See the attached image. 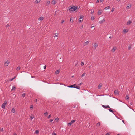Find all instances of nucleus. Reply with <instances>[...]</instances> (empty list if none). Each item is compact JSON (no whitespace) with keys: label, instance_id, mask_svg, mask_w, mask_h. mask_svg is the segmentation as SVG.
<instances>
[{"label":"nucleus","instance_id":"f257e3e1","mask_svg":"<svg viewBox=\"0 0 135 135\" xmlns=\"http://www.w3.org/2000/svg\"><path fill=\"white\" fill-rule=\"evenodd\" d=\"M68 87L69 88H74L77 89H78L80 90V87L77 86L76 84H74V85H70V86H68Z\"/></svg>","mask_w":135,"mask_h":135},{"label":"nucleus","instance_id":"f03ea898","mask_svg":"<svg viewBox=\"0 0 135 135\" xmlns=\"http://www.w3.org/2000/svg\"><path fill=\"white\" fill-rule=\"evenodd\" d=\"M77 9V7L75 6H73L70 8L69 10L71 12L74 11Z\"/></svg>","mask_w":135,"mask_h":135},{"label":"nucleus","instance_id":"7ed1b4c3","mask_svg":"<svg viewBox=\"0 0 135 135\" xmlns=\"http://www.w3.org/2000/svg\"><path fill=\"white\" fill-rule=\"evenodd\" d=\"M98 46V44L96 43H95L93 45V46L92 48L93 49L95 50L96 48Z\"/></svg>","mask_w":135,"mask_h":135},{"label":"nucleus","instance_id":"20e7f679","mask_svg":"<svg viewBox=\"0 0 135 135\" xmlns=\"http://www.w3.org/2000/svg\"><path fill=\"white\" fill-rule=\"evenodd\" d=\"M7 103V101H5L4 103L1 106L2 108L4 109L5 108V106L6 105Z\"/></svg>","mask_w":135,"mask_h":135},{"label":"nucleus","instance_id":"39448f33","mask_svg":"<svg viewBox=\"0 0 135 135\" xmlns=\"http://www.w3.org/2000/svg\"><path fill=\"white\" fill-rule=\"evenodd\" d=\"M9 63L10 62L9 61H8V60L7 61L5 62L4 64L5 66H7Z\"/></svg>","mask_w":135,"mask_h":135},{"label":"nucleus","instance_id":"423d86ee","mask_svg":"<svg viewBox=\"0 0 135 135\" xmlns=\"http://www.w3.org/2000/svg\"><path fill=\"white\" fill-rule=\"evenodd\" d=\"M114 94L115 95L118 96L119 94V93L117 90H115L114 91Z\"/></svg>","mask_w":135,"mask_h":135},{"label":"nucleus","instance_id":"0eeeda50","mask_svg":"<svg viewBox=\"0 0 135 135\" xmlns=\"http://www.w3.org/2000/svg\"><path fill=\"white\" fill-rule=\"evenodd\" d=\"M102 106L105 109H107V108H110V106L108 105H102Z\"/></svg>","mask_w":135,"mask_h":135},{"label":"nucleus","instance_id":"6e6552de","mask_svg":"<svg viewBox=\"0 0 135 135\" xmlns=\"http://www.w3.org/2000/svg\"><path fill=\"white\" fill-rule=\"evenodd\" d=\"M89 42V41H87L86 42H84L83 44V45L84 46H85L87 45H88Z\"/></svg>","mask_w":135,"mask_h":135},{"label":"nucleus","instance_id":"1a4fd4ad","mask_svg":"<svg viewBox=\"0 0 135 135\" xmlns=\"http://www.w3.org/2000/svg\"><path fill=\"white\" fill-rule=\"evenodd\" d=\"M131 7V5L130 4H128V6L126 7V9L127 10H128Z\"/></svg>","mask_w":135,"mask_h":135},{"label":"nucleus","instance_id":"9d476101","mask_svg":"<svg viewBox=\"0 0 135 135\" xmlns=\"http://www.w3.org/2000/svg\"><path fill=\"white\" fill-rule=\"evenodd\" d=\"M75 120H73L69 123H68V124H69L70 126L71 125H72L73 123L75 122Z\"/></svg>","mask_w":135,"mask_h":135},{"label":"nucleus","instance_id":"9b49d317","mask_svg":"<svg viewBox=\"0 0 135 135\" xmlns=\"http://www.w3.org/2000/svg\"><path fill=\"white\" fill-rule=\"evenodd\" d=\"M117 49L116 47H114L111 50V51L112 52H114Z\"/></svg>","mask_w":135,"mask_h":135},{"label":"nucleus","instance_id":"f8f14e48","mask_svg":"<svg viewBox=\"0 0 135 135\" xmlns=\"http://www.w3.org/2000/svg\"><path fill=\"white\" fill-rule=\"evenodd\" d=\"M51 3H52V4L53 5H54L57 2H56V0H53L52 1Z\"/></svg>","mask_w":135,"mask_h":135},{"label":"nucleus","instance_id":"ddd939ff","mask_svg":"<svg viewBox=\"0 0 135 135\" xmlns=\"http://www.w3.org/2000/svg\"><path fill=\"white\" fill-rule=\"evenodd\" d=\"M105 20V19H103L102 20L100 21L99 22V23L100 24H102V23H103L104 22Z\"/></svg>","mask_w":135,"mask_h":135},{"label":"nucleus","instance_id":"4468645a","mask_svg":"<svg viewBox=\"0 0 135 135\" xmlns=\"http://www.w3.org/2000/svg\"><path fill=\"white\" fill-rule=\"evenodd\" d=\"M102 83H100L98 85V89H100L101 88V87L102 86Z\"/></svg>","mask_w":135,"mask_h":135},{"label":"nucleus","instance_id":"2eb2a0df","mask_svg":"<svg viewBox=\"0 0 135 135\" xmlns=\"http://www.w3.org/2000/svg\"><path fill=\"white\" fill-rule=\"evenodd\" d=\"M102 11L101 10H100L98 11V15H100L102 14Z\"/></svg>","mask_w":135,"mask_h":135},{"label":"nucleus","instance_id":"dca6fc26","mask_svg":"<svg viewBox=\"0 0 135 135\" xmlns=\"http://www.w3.org/2000/svg\"><path fill=\"white\" fill-rule=\"evenodd\" d=\"M128 31V30L127 29H124L123 30V32L124 33H126Z\"/></svg>","mask_w":135,"mask_h":135},{"label":"nucleus","instance_id":"f3484780","mask_svg":"<svg viewBox=\"0 0 135 135\" xmlns=\"http://www.w3.org/2000/svg\"><path fill=\"white\" fill-rule=\"evenodd\" d=\"M132 23V22L130 21L129 20L127 23V25H129L130 24H131Z\"/></svg>","mask_w":135,"mask_h":135},{"label":"nucleus","instance_id":"a211bd4d","mask_svg":"<svg viewBox=\"0 0 135 135\" xmlns=\"http://www.w3.org/2000/svg\"><path fill=\"white\" fill-rule=\"evenodd\" d=\"M34 115L33 114H32L31 115L30 117V119L31 120H32L34 118Z\"/></svg>","mask_w":135,"mask_h":135},{"label":"nucleus","instance_id":"6ab92c4d","mask_svg":"<svg viewBox=\"0 0 135 135\" xmlns=\"http://www.w3.org/2000/svg\"><path fill=\"white\" fill-rule=\"evenodd\" d=\"M15 89H16V87L14 86H13L12 87V89L11 90V91L15 90Z\"/></svg>","mask_w":135,"mask_h":135},{"label":"nucleus","instance_id":"aec40b11","mask_svg":"<svg viewBox=\"0 0 135 135\" xmlns=\"http://www.w3.org/2000/svg\"><path fill=\"white\" fill-rule=\"evenodd\" d=\"M11 112L12 113H14L15 112V110L14 108H13L12 109Z\"/></svg>","mask_w":135,"mask_h":135},{"label":"nucleus","instance_id":"412c9836","mask_svg":"<svg viewBox=\"0 0 135 135\" xmlns=\"http://www.w3.org/2000/svg\"><path fill=\"white\" fill-rule=\"evenodd\" d=\"M44 19V17H40L39 18H38V20H42Z\"/></svg>","mask_w":135,"mask_h":135},{"label":"nucleus","instance_id":"4be33fe9","mask_svg":"<svg viewBox=\"0 0 135 135\" xmlns=\"http://www.w3.org/2000/svg\"><path fill=\"white\" fill-rule=\"evenodd\" d=\"M110 9V6H108L107 7H106L104 9L106 10L107 9Z\"/></svg>","mask_w":135,"mask_h":135},{"label":"nucleus","instance_id":"5701e85b","mask_svg":"<svg viewBox=\"0 0 135 135\" xmlns=\"http://www.w3.org/2000/svg\"><path fill=\"white\" fill-rule=\"evenodd\" d=\"M100 122H98L97 123L96 126L98 127L100 126Z\"/></svg>","mask_w":135,"mask_h":135},{"label":"nucleus","instance_id":"b1692460","mask_svg":"<svg viewBox=\"0 0 135 135\" xmlns=\"http://www.w3.org/2000/svg\"><path fill=\"white\" fill-rule=\"evenodd\" d=\"M50 2L49 1H48L47 3H46V5H47V6H48V5H49L50 4Z\"/></svg>","mask_w":135,"mask_h":135},{"label":"nucleus","instance_id":"393cba45","mask_svg":"<svg viewBox=\"0 0 135 135\" xmlns=\"http://www.w3.org/2000/svg\"><path fill=\"white\" fill-rule=\"evenodd\" d=\"M41 1V0H36L35 1V2L37 3V4L38 3H39Z\"/></svg>","mask_w":135,"mask_h":135},{"label":"nucleus","instance_id":"a878e982","mask_svg":"<svg viewBox=\"0 0 135 135\" xmlns=\"http://www.w3.org/2000/svg\"><path fill=\"white\" fill-rule=\"evenodd\" d=\"M60 72V70H56L55 72V74H58Z\"/></svg>","mask_w":135,"mask_h":135},{"label":"nucleus","instance_id":"bb28decb","mask_svg":"<svg viewBox=\"0 0 135 135\" xmlns=\"http://www.w3.org/2000/svg\"><path fill=\"white\" fill-rule=\"evenodd\" d=\"M35 133H36L37 134H38L39 133V131L38 130H36L35 131Z\"/></svg>","mask_w":135,"mask_h":135},{"label":"nucleus","instance_id":"cd10ccee","mask_svg":"<svg viewBox=\"0 0 135 135\" xmlns=\"http://www.w3.org/2000/svg\"><path fill=\"white\" fill-rule=\"evenodd\" d=\"M125 98L126 99H128L129 98V97L128 96L126 95L125 97Z\"/></svg>","mask_w":135,"mask_h":135},{"label":"nucleus","instance_id":"c85d7f7f","mask_svg":"<svg viewBox=\"0 0 135 135\" xmlns=\"http://www.w3.org/2000/svg\"><path fill=\"white\" fill-rule=\"evenodd\" d=\"M83 15H80L79 19H83Z\"/></svg>","mask_w":135,"mask_h":135},{"label":"nucleus","instance_id":"c756f323","mask_svg":"<svg viewBox=\"0 0 135 135\" xmlns=\"http://www.w3.org/2000/svg\"><path fill=\"white\" fill-rule=\"evenodd\" d=\"M58 33H55V36H54V37H57L58 36Z\"/></svg>","mask_w":135,"mask_h":135},{"label":"nucleus","instance_id":"7c9ffc66","mask_svg":"<svg viewBox=\"0 0 135 135\" xmlns=\"http://www.w3.org/2000/svg\"><path fill=\"white\" fill-rule=\"evenodd\" d=\"M48 113L47 112H45L44 113V114L45 116H47L48 115Z\"/></svg>","mask_w":135,"mask_h":135},{"label":"nucleus","instance_id":"2f4dec72","mask_svg":"<svg viewBox=\"0 0 135 135\" xmlns=\"http://www.w3.org/2000/svg\"><path fill=\"white\" fill-rule=\"evenodd\" d=\"M86 74V73L84 72V73L82 75H81V77H83L84 76H85V75Z\"/></svg>","mask_w":135,"mask_h":135},{"label":"nucleus","instance_id":"473e14b6","mask_svg":"<svg viewBox=\"0 0 135 135\" xmlns=\"http://www.w3.org/2000/svg\"><path fill=\"white\" fill-rule=\"evenodd\" d=\"M70 21L71 23H72L73 22V20L72 18H70Z\"/></svg>","mask_w":135,"mask_h":135},{"label":"nucleus","instance_id":"72a5a7b5","mask_svg":"<svg viewBox=\"0 0 135 135\" xmlns=\"http://www.w3.org/2000/svg\"><path fill=\"white\" fill-rule=\"evenodd\" d=\"M25 95H26L25 93H23V94H22V97H23V98H24L25 97Z\"/></svg>","mask_w":135,"mask_h":135},{"label":"nucleus","instance_id":"f704fd0d","mask_svg":"<svg viewBox=\"0 0 135 135\" xmlns=\"http://www.w3.org/2000/svg\"><path fill=\"white\" fill-rule=\"evenodd\" d=\"M20 69V67L19 66L16 69V70L18 71Z\"/></svg>","mask_w":135,"mask_h":135},{"label":"nucleus","instance_id":"c9c22d12","mask_svg":"<svg viewBox=\"0 0 135 135\" xmlns=\"http://www.w3.org/2000/svg\"><path fill=\"white\" fill-rule=\"evenodd\" d=\"M131 45H129L128 49V50H130L131 48Z\"/></svg>","mask_w":135,"mask_h":135},{"label":"nucleus","instance_id":"e433bc0d","mask_svg":"<svg viewBox=\"0 0 135 135\" xmlns=\"http://www.w3.org/2000/svg\"><path fill=\"white\" fill-rule=\"evenodd\" d=\"M94 17L93 16H92L91 17V20H94Z\"/></svg>","mask_w":135,"mask_h":135},{"label":"nucleus","instance_id":"4c0bfd02","mask_svg":"<svg viewBox=\"0 0 135 135\" xmlns=\"http://www.w3.org/2000/svg\"><path fill=\"white\" fill-rule=\"evenodd\" d=\"M33 108V106L32 105H31L30 107V109H32Z\"/></svg>","mask_w":135,"mask_h":135},{"label":"nucleus","instance_id":"58836bf2","mask_svg":"<svg viewBox=\"0 0 135 135\" xmlns=\"http://www.w3.org/2000/svg\"><path fill=\"white\" fill-rule=\"evenodd\" d=\"M114 10V8H113L111 9V11L112 12H113Z\"/></svg>","mask_w":135,"mask_h":135},{"label":"nucleus","instance_id":"ea45409f","mask_svg":"<svg viewBox=\"0 0 135 135\" xmlns=\"http://www.w3.org/2000/svg\"><path fill=\"white\" fill-rule=\"evenodd\" d=\"M84 65V63L83 62H82L81 63V65L82 66H83Z\"/></svg>","mask_w":135,"mask_h":135},{"label":"nucleus","instance_id":"a19ab883","mask_svg":"<svg viewBox=\"0 0 135 135\" xmlns=\"http://www.w3.org/2000/svg\"><path fill=\"white\" fill-rule=\"evenodd\" d=\"M94 10H93L92 11H91V14H93L94 13Z\"/></svg>","mask_w":135,"mask_h":135},{"label":"nucleus","instance_id":"79ce46f5","mask_svg":"<svg viewBox=\"0 0 135 135\" xmlns=\"http://www.w3.org/2000/svg\"><path fill=\"white\" fill-rule=\"evenodd\" d=\"M51 115L50 114L49 115L48 117V119L50 118L51 117Z\"/></svg>","mask_w":135,"mask_h":135},{"label":"nucleus","instance_id":"37998d69","mask_svg":"<svg viewBox=\"0 0 135 135\" xmlns=\"http://www.w3.org/2000/svg\"><path fill=\"white\" fill-rule=\"evenodd\" d=\"M52 135H57L56 133H52Z\"/></svg>","mask_w":135,"mask_h":135},{"label":"nucleus","instance_id":"c03bdc74","mask_svg":"<svg viewBox=\"0 0 135 135\" xmlns=\"http://www.w3.org/2000/svg\"><path fill=\"white\" fill-rule=\"evenodd\" d=\"M14 79V78H12V79H11L10 80V81H12Z\"/></svg>","mask_w":135,"mask_h":135},{"label":"nucleus","instance_id":"a18cd8bd","mask_svg":"<svg viewBox=\"0 0 135 135\" xmlns=\"http://www.w3.org/2000/svg\"><path fill=\"white\" fill-rule=\"evenodd\" d=\"M83 19H82V20H79V22H82L83 21Z\"/></svg>","mask_w":135,"mask_h":135},{"label":"nucleus","instance_id":"49530a36","mask_svg":"<svg viewBox=\"0 0 135 135\" xmlns=\"http://www.w3.org/2000/svg\"><path fill=\"white\" fill-rule=\"evenodd\" d=\"M99 0H97L96 1V3H98L99 2Z\"/></svg>","mask_w":135,"mask_h":135},{"label":"nucleus","instance_id":"de8ad7c7","mask_svg":"<svg viewBox=\"0 0 135 135\" xmlns=\"http://www.w3.org/2000/svg\"><path fill=\"white\" fill-rule=\"evenodd\" d=\"M53 119H51L50 120V122H51L53 121Z\"/></svg>","mask_w":135,"mask_h":135},{"label":"nucleus","instance_id":"09e8293b","mask_svg":"<svg viewBox=\"0 0 135 135\" xmlns=\"http://www.w3.org/2000/svg\"><path fill=\"white\" fill-rule=\"evenodd\" d=\"M3 131V128H2L1 129H0V131Z\"/></svg>","mask_w":135,"mask_h":135},{"label":"nucleus","instance_id":"8fccbe9b","mask_svg":"<svg viewBox=\"0 0 135 135\" xmlns=\"http://www.w3.org/2000/svg\"><path fill=\"white\" fill-rule=\"evenodd\" d=\"M110 112H112V113H113V114H114V113H113V111L111 109H110Z\"/></svg>","mask_w":135,"mask_h":135},{"label":"nucleus","instance_id":"3c124183","mask_svg":"<svg viewBox=\"0 0 135 135\" xmlns=\"http://www.w3.org/2000/svg\"><path fill=\"white\" fill-rule=\"evenodd\" d=\"M35 102H37V99H35Z\"/></svg>","mask_w":135,"mask_h":135},{"label":"nucleus","instance_id":"603ef678","mask_svg":"<svg viewBox=\"0 0 135 135\" xmlns=\"http://www.w3.org/2000/svg\"><path fill=\"white\" fill-rule=\"evenodd\" d=\"M110 134L109 133H107L105 135H109Z\"/></svg>","mask_w":135,"mask_h":135},{"label":"nucleus","instance_id":"864d4df0","mask_svg":"<svg viewBox=\"0 0 135 135\" xmlns=\"http://www.w3.org/2000/svg\"><path fill=\"white\" fill-rule=\"evenodd\" d=\"M46 66L45 65L44 66V69H46Z\"/></svg>","mask_w":135,"mask_h":135},{"label":"nucleus","instance_id":"5fc2aeb1","mask_svg":"<svg viewBox=\"0 0 135 135\" xmlns=\"http://www.w3.org/2000/svg\"><path fill=\"white\" fill-rule=\"evenodd\" d=\"M104 0H100V2H103Z\"/></svg>","mask_w":135,"mask_h":135},{"label":"nucleus","instance_id":"6e6d98bb","mask_svg":"<svg viewBox=\"0 0 135 135\" xmlns=\"http://www.w3.org/2000/svg\"><path fill=\"white\" fill-rule=\"evenodd\" d=\"M64 22V21L63 20H62L61 21V23H62L63 22Z\"/></svg>","mask_w":135,"mask_h":135},{"label":"nucleus","instance_id":"4d7b16f0","mask_svg":"<svg viewBox=\"0 0 135 135\" xmlns=\"http://www.w3.org/2000/svg\"><path fill=\"white\" fill-rule=\"evenodd\" d=\"M55 120H59V118H56V119H55Z\"/></svg>","mask_w":135,"mask_h":135},{"label":"nucleus","instance_id":"13d9d810","mask_svg":"<svg viewBox=\"0 0 135 135\" xmlns=\"http://www.w3.org/2000/svg\"><path fill=\"white\" fill-rule=\"evenodd\" d=\"M82 84V83H80L78 84L79 85H81V84Z\"/></svg>","mask_w":135,"mask_h":135},{"label":"nucleus","instance_id":"bf43d9fd","mask_svg":"<svg viewBox=\"0 0 135 135\" xmlns=\"http://www.w3.org/2000/svg\"><path fill=\"white\" fill-rule=\"evenodd\" d=\"M122 122H123L124 123V121L123 120L122 121Z\"/></svg>","mask_w":135,"mask_h":135},{"label":"nucleus","instance_id":"052dcab7","mask_svg":"<svg viewBox=\"0 0 135 135\" xmlns=\"http://www.w3.org/2000/svg\"><path fill=\"white\" fill-rule=\"evenodd\" d=\"M73 107L74 108H75V107H76V106H75V105H73Z\"/></svg>","mask_w":135,"mask_h":135},{"label":"nucleus","instance_id":"680f3d73","mask_svg":"<svg viewBox=\"0 0 135 135\" xmlns=\"http://www.w3.org/2000/svg\"><path fill=\"white\" fill-rule=\"evenodd\" d=\"M94 27V26H93L91 27V28H92L93 27Z\"/></svg>","mask_w":135,"mask_h":135},{"label":"nucleus","instance_id":"e2e57ef3","mask_svg":"<svg viewBox=\"0 0 135 135\" xmlns=\"http://www.w3.org/2000/svg\"><path fill=\"white\" fill-rule=\"evenodd\" d=\"M7 26L8 27V26H9V25H8V24H7Z\"/></svg>","mask_w":135,"mask_h":135},{"label":"nucleus","instance_id":"0e129e2a","mask_svg":"<svg viewBox=\"0 0 135 135\" xmlns=\"http://www.w3.org/2000/svg\"><path fill=\"white\" fill-rule=\"evenodd\" d=\"M120 0H117V1H118V2H119V1H120Z\"/></svg>","mask_w":135,"mask_h":135},{"label":"nucleus","instance_id":"69168bd1","mask_svg":"<svg viewBox=\"0 0 135 135\" xmlns=\"http://www.w3.org/2000/svg\"><path fill=\"white\" fill-rule=\"evenodd\" d=\"M14 135H17V134H16L15 133L14 134Z\"/></svg>","mask_w":135,"mask_h":135},{"label":"nucleus","instance_id":"338daca9","mask_svg":"<svg viewBox=\"0 0 135 135\" xmlns=\"http://www.w3.org/2000/svg\"><path fill=\"white\" fill-rule=\"evenodd\" d=\"M16 76H15L13 78H14V79L16 77Z\"/></svg>","mask_w":135,"mask_h":135},{"label":"nucleus","instance_id":"774afa93","mask_svg":"<svg viewBox=\"0 0 135 135\" xmlns=\"http://www.w3.org/2000/svg\"><path fill=\"white\" fill-rule=\"evenodd\" d=\"M117 135H120V134H117Z\"/></svg>","mask_w":135,"mask_h":135}]
</instances>
